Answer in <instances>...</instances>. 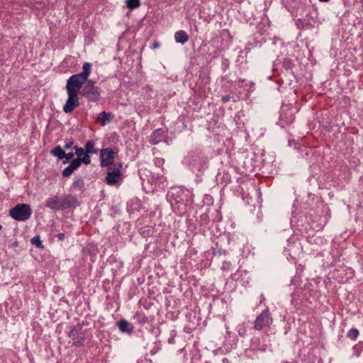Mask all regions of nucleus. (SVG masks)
<instances>
[{
    "instance_id": "nucleus-1",
    "label": "nucleus",
    "mask_w": 363,
    "mask_h": 363,
    "mask_svg": "<svg viewBox=\"0 0 363 363\" xmlns=\"http://www.w3.org/2000/svg\"><path fill=\"white\" fill-rule=\"evenodd\" d=\"M101 89L96 86L93 80L89 79L76 91V96H73L72 93L67 91L68 98L63 106L62 110L65 113H69L78 107L79 106V95L86 99L89 102L97 103L101 99Z\"/></svg>"
},
{
    "instance_id": "nucleus-2",
    "label": "nucleus",
    "mask_w": 363,
    "mask_h": 363,
    "mask_svg": "<svg viewBox=\"0 0 363 363\" xmlns=\"http://www.w3.org/2000/svg\"><path fill=\"white\" fill-rule=\"evenodd\" d=\"M183 163L196 174V181L201 182L203 172L208 168L207 157L200 149L190 150L184 157Z\"/></svg>"
},
{
    "instance_id": "nucleus-3",
    "label": "nucleus",
    "mask_w": 363,
    "mask_h": 363,
    "mask_svg": "<svg viewBox=\"0 0 363 363\" xmlns=\"http://www.w3.org/2000/svg\"><path fill=\"white\" fill-rule=\"evenodd\" d=\"M83 71L79 74H72L70 76L66 82V91H69L73 96H76L75 93L83 85L89 77L91 72V64L89 62H84L83 65Z\"/></svg>"
},
{
    "instance_id": "nucleus-4",
    "label": "nucleus",
    "mask_w": 363,
    "mask_h": 363,
    "mask_svg": "<svg viewBox=\"0 0 363 363\" xmlns=\"http://www.w3.org/2000/svg\"><path fill=\"white\" fill-rule=\"evenodd\" d=\"M122 168L123 164L121 162H116L112 166L107 167L105 181L108 185H117L122 182L123 177L121 173Z\"/></svg>"
},
{
    "instance_id": "nucleus-5",
    "label": "nucleus",
    "mask_w": 363,
    "mask_h": 363,
    "mask_svg": "<svg viewBox=\"0 0 363 363\" xmlns=\"http://www.w3.org/2000/svg\"><path fill=\"white\" fill-rule=\"evenodd\" d=\"M31 215L32 209L27 203H18L9 211V216L17 221H26Z\"/></svg>"
},
{
    "instance_id": "nucleus-6",
    "label": "nucleus",
    "mask_w": 363,
    "mask_h": 363,
    "mask_svg": "<svg viewBox=\"0 0 363 363\" xmlns=\"http://www.w3.org/2000/svg\"><path fill=\"white\" fill-rule=\"evenodd\" d=\"M295 119L294 108L289 106H282L280 111L279 119L277 124L281 128L290 125Z\"/></svg>"
},
{
    "instance_id": "nucleus-7",
    "label": "nucleus",
    "mask_w": 363,
    "mask_h": 363,
    "mask_svg": "<svg viewBox=\"0 0 363 363\" xmlns=\"http://www.w3.org/2000/svg\"><path fill=\"white\" fill-rule=\"evenodd\" d=\"M117 155L118 150H116L109 147L101 149L100 151L101 166L104 167L115 164L116 162H114L113 160Z\"/></svg>"
},
{
    "instance_id": "nucleus-8",
    "label": "nucleus",
    "mask_w": 363,
    "mask_h": 363,
    "mask_svg": "<svg viewBox=\"0 0 363 363\" xmlns=\"http://www.w3.org/2000/svg\"><path fill=\"white\" fill-rule=\"evenodd\" d=\"M273 319L268 308L262 311L256 318L254 323V328L257 330H261L265 327L269 326L272 323Z\"/></svg>"
},
{
    "instance_id": "nucleus-9",
    "label": "nucleus",
    "mask_w": 363,
    "mask_h": 363,
    "mask_svg": "<svg viewBox=\"0 0 363 363\" xmlns=\"http://www.w3.org/2000/svg\"><path fill=\"white\" fill-rule=\"evenodd\" d=\"M61 211L76 208L80 205L76 196L72 194H62L60 196Z\"/></svg>"
},
{
    "instance_id": "nucleus-10",
    "label": "nucleus",
    "mask_w": 363,
    "mask_h": 363,
    "mask_svg": "<svg viewBox=\"0 0 363 363\" xmlns=\"http://www.w3.org/2000/svg\"><path fill=\"white\" fill-rule=\"evenodd\" d=\"M50 154L56 157L59 160H62V164H67L71 162L74 157V153L71 152L66 153L64 149L60 145L55 146L50 150Z\"/></svg>"
},
{
    "instance_id": "nucleus-11",
    "label": "nucleus",
    "mask_w": 363,
    "mask_h": 363,
    "mask_svg": "<svg viewBox=\"0 0 363 363\" xmlns=\"http://www.w3.org/2000/svg\"><path fill=\"white\" fill-rule=\"evenodd\" d=\"M117 325L118 327L119 330L122 333H125L129 335L133 333L134 327L131 323H130L128 320L125 319L119 320L117 322Z\"/></svg>"
},
{
    "instance_id": "nucleus-12",
    "label": "nucleus",
    "mask_w": 363,
    "mask_h": 363,
    "mask_svg": "<svg viewBox=\"0 0 363 363\" xmlns=\"http://www.w3.org/2000/svg\"><path fill=\"white\" fill-rule=\"evenodd\" d=\"M45 206L55 211H61L60 196L48 198L45 201Z\"/></svg>"
},
{
    "instance_id": "nucleus-13",
    "label": "nucleus",
    "mask_w": 363,
    "mask_h": 363,
    "mask_svg": "<svg viewBox=\"0 0 363 363\" xmlns=\"http://www.w3.org/2000/svg\"><path fill=\"white\" fill-rule=\"evenodd\" d=\"M68 163L69 165L64 169L62 173L64 177H69L75 170H77L81 166L79 161L77 159H74L71 162H69Z\"/></svg>"
},
{
    "instance_id": "nucleus-14",
    "label": "nucleus",
    "mask_w": 363,
    "mask_h": 363,
    "mask_svg": "<svg viewBox=\"0 0 363 363\" xmlns=\"http://www.w3.org/2000/svg\"><path fill=\"white\" fill-rule=\"evenodd\" d=\"M165 135V131L162 128L155 130L150 137V142L152 145H157L162 141Z\"/></svg>"
},
{
    "instance_id": "nucleus-15",
    "label": "nucleus",
    "mask_w": 363,
    "mask_h": 363,
    "mask_svg": "<svg viewBox=\"0 0 363 363\" xmlns=\"http://www.w3.org/2000/svg\"><path fill=\"white\" fill-rule=\"evenodd\" d=\"M114 118L111 112L102 111L97 116V121L103 126L109 123Z\"/></svg>"
},
{
    "instance_id": "nucleus-16",
    "label": "nucleus",
    "mask_w": 363,
    "mask_h": 363,
    "mask_svg": "<svg viewBox=\"0 0 363 363\" xmlns=\"http://www.w3.org/2000/svg\"><path fill=\"white\" fill-rule=\"evenodd\" d=\"M72 188L74 190H78L81 192H84L85 191V184L84 179L82 177H75L72 184Z\"/></svg>"
},
{
    "instance_id": "nucleus-17",
    "label": "nucleus",
    "mask_w": 363,
    "mask_h": 363,
    "mask_svg": "<svg viewBox=\"0 0 363 363\" xmlns=\"http://www.w3.org/2000/svg\"><path fill=\"white\" fill-rule=\"evenodd\" d=\"M174 40L176 43L184 45L189 40V35L186 31L181 30L175 33Z\"/></svg>"
},
{
    "instance_id": "nucleus-18",
    "label": "nucleus",
    "mask_w": 363,
    "mask_h": 363,
    "mask_svg": "<svg viewBox=\"0 0 363 363\" xmlns=\"http://www.w3.org/2000/svg\"><path fill=\"white\" fill-rule=\"evenodd\" d=\"M84 150L86 152L89 154H96L98 152V150L95 148V142L91 140L86 141Z\"/></svg>"
},
{
    "instance_id": "nucleus-19",
    "label": "nucleus",
    "mask_w": 363,
    "mask_h": 363,
    "mask_svg": "<svg viewBox=\"0 0 363 363\" xmlns=\"http://www.w3.org/2000/svg\"><path fill=\"white\" fill-rule=\"evenodd\" d=\"M353 355L359 357L363 351V342L360 341L352 347Z\"/></svg>"
},
{
    "instance_id": "nucleus-20",
    "label": "nucleus",
    "mask_w": 363,
    "mask_h": 363,
    "mask_svg": "<svg viewBox=\"0 0 363 363\" xmlns=\"http://www.w3.org/2000/svg\"><path fill=\"white\" fill-rule=\"evenodd\" d=\"M282 66L286 70H290L294 68V63L291 59L284 58L282 62Z\"/></svg>"
},
{
    "instance_id": "nucleus-21",
    "label": "nucleus",
    "mask_w": 363,
    "mask_h": 363,
    "mask_svg": "<svg viewBox=\"0 0 363 363\" xmlns=\"http://www.w3.org/2000/svg\"><path fill=\"white\" fill-rule=\"evenodd\" d=\"M127 6L133 10L140 6V0H126Z\"/></svg>"
},
{
    "instance_id": "nucleus-22",
    "label": "nucleus",
    "mask_w": 363,
    "mask_h": 363,
    "mask_svg": "<svg viewBox=\"0 0 363 363\" xmlns=\"http://www.w3.org/2000/svg\"><path fill=\"white\" fill-rule=\"evenodd\" d=\"M30 242L33 245H35L36 247L39 248V249H43L44 248V246L42 243V241L40 240V235H35V237H33L31 240H30Z\"/></svg>"
},
{
    "instance_id": "nucleus-23",
    "label": "nucleus",
    "mask_w": 363,
    "mask_h": 363,
    "mask_svg": "<svg viewBox=\"0 0 363 363\" xmlns=\"http://www.w3.org/2000/svg\"><path fill=\"white\" fill-rule=\"evenodd\" d=\"M359 334V330L357 328H352L347 332V337L352 340H355Z\"/></svg>"
},
{
    "instance_id": "nucleus-24",
    "label": "nucleus",
    "mask_w": 363,
    "mask_h": 363,
    "mask_svg": "<svg viewBox=\"0 0 363 363\" xmlns=\"http://www.w3.org/2000/svg\"><path fill=\"white\" fill-rule=\"evenodd\" d=\"M89 155V153L85 152V154L80 159H77L80 162V165L82 163L86 165L91 163V157Z\"/></svg>"
},
{
    "instance_id": "nucleus-25",
    "label": "nucleus",
    "mask_w": 363,
    "mask_h": 363,
    "mask_svg": "<svg viewBox=\"0 0 363 363\" xmlns=\"http://www.w3.org/2000/svg\"><path fill=\"white\" fill-rule=\"evenodd\" d=\"M226 254L227 251L225 250L218 247V246H216L215 248H213V255L214 256L220 257L222 255H225Z\"/></svg>"
},
{
    "instance_id": "nucleus-26",
    "label": "nucleus",
    "mask_w": 363,
    "mask_h": 363,
    "mask_svg": "<svg viewBox=\"0 0 363 363\" xmlns=\"http://www.w3.org/2000/svg\"><path fill=\"white\" fill-rule=\"evenodd\" d=\"M220 66H221V69L223 70V72H225L230 67L229 60L225 57H222Z\"/></svg>"
},
{
    "instance_id": "nucleus-27",
    "label": "nucleus",
    "mask_w": 363,
    "mask_h": 363,
    "mask_svg": "<svg viewBox=\"0 0 363 363\" xmlns=\"http://www.w3.org/2000/svg\"><path fill=\"white\" fill-rule=\"evenodd\" d=\"M74 149L75 150L74 154L77 156L76 159H80L86 152L84 148L83 147L74 146Z\"/></svg>"
},
{
    "instance_id": "nucleus-28",
    "label": "nucleus",
    "mask_w": 363,
    "mask_h": 363,
    "mask_svg": "<svg viewBox=\"0 0 363 363\" xmlns=\"http://www.w3.org/2000/svg\"><path fill=\"white\" fill-rule=\"evenodd\" d=\"M209 221V216L207 213H202L199 217V222L201 225H207Z\"/></svg>"
},
{
    "instance_id": "nucleus-29",
    "label": "nucleus",
    "mask_w": 363,
    "mask_h": 363,
    "mask_svg": "<svg viewBox=\"0 0 363 363\" xmlns=\"http://www.w3.org/2000/svg\"><path fill=\"white\" fill-rule=\"evenodd\" d=\"M73 345L76 347H80L82 346L84 341H85V338L84 337L82 336V337H76V338H73Z\"/></svg>"
},
{
    "instance_id": "nucleus-30",
    "label": "nucleus",
    "mask_w": 363,
    "mask_h": 363,
    "mask_svg": "<svg viewBox=\"0 0 363 363\" xmlns=\"http://www.w3.org/2000/svg\"><path fill=\"white\" fill-rule=\"evenodd\" d=\"M177 335V332L175 330H172L170 333V337L168 338L167 342L169 344L174 343V338Z\"/></svg>"
},
{
    "instance_id": "nucleus-31",
    "label": "nucleus",
    "mask_w": 363,
    "mask_h": 363,
    "mask_svg": "<svg viewBox=\"0 0 363 363\" xmlns=\"http://www.w3.org/2000/svg\"><path fill=\"white\" fill-rule=\"evenodd\" d=\"M296 26L298 29H303L306 26V23L301 18H298L296 21Z\"/></svg>"
},
{
    "instance_id": "nucleus-32",
    "label": "nucleus",
    "mask_w": 363,
    "mask_h": 363,
    "mask_svg": "<svg viewBox=\"0 0 363 363\" xmlns=\"http://www.w3.org/2000/svg\"><path fill=\"white\" fill-rule=\"evenodd\" d=\"M145 172H147V169H143V168L139 169L138 171L140 178L143 181L145 180V179L143 177L144 175H145L147 177L146 174H145Z\"/></svg>"
},
{
    "instance_id": "nucleus-33",
    "label": "nucleus",
    "mask_w": 363,
    "mask_h": 363,
    "mask_svg": "<svg viewBox=\"0 0 363 363\" xmlns=\"http://www.w3.org/2000/svg\"><path fill=\"white\" fill-rule=\"evenodd\" d=\"M231 265V263L228 261H224L221 266L222 270H228L230 267Z\"/></svg>"
},
{
    "instance_id": "nucleus-34",
    "label": "nucleus",
    "mask_w": 363,
    "mask_h": 363,
    "mask_svg": "<svg viewBox=\"0 0 363 363\" xmlns=\"http://www.w3.org/2000/svg\"><path fill=\"white\" fill-rule=\"evenodd\" d=\"M73 143H73V140H69V141L67 142V143H65V146H64V148H63V149H64V150H68V149L71 148V147H72V145H73Z\"/></svg>"
},
{
    "instance_id": "nucleus-35",
    "label": "nucleus",
    "mask_w": 363,
    "mask_h": 363,
    "mask_svg": "<svg viewBox=\"0 0 363 363\" xmlns=\"http://www.w3.org/2000/svg\"><path fill=\"white\" fill-rule=\"evenodd\" d=\"M231 96L230 95L222 96L221 100L223 103H227L230 101Z\"/></svg>"
},
{
    "instance_id": "nucleus-36",
    "label": "nucleus",
    "mask_w": 363,
    "mask_h": 363,
    "mask_svg": "<svg viewBox=\"0 0 363 363\" xmlns=\"http://www.w3.org/2000/svg\"><path fill=\"white\" fill-rule=\"evenodd\" d=\"M75 332H76V328H75V327H73V328L71 329V330L68 333L67 336H68L69 337H72L74 335V333H75Z\"/></svg>"
},
{
    "instance_id": "nucleus-37",
    "label": "nucleus",
    "mask_w": 363,
    "mask_h": 363,
    "mask_svg": "<svg viewBox=\"0 0 363 363\" xmlns=\"http://www.w3.org/2000/svg\"><path fill=\"white\" fill-rule=\"evenodd\" d=\"M160 44L159 42H155L152 45H151V48L152 49H156V48H158L160 47Z\"/></svg>"
},
{
    "instance_id": "nucleus-38",
    "label": "nucleus",
    "mask_w": 363,
    "mask_h": 363,
    "mask_svg": "<svg viewBox=\"0 0 363 363\" xmlns=\"http://www.w3.org/2000/svg\"><path fill=\"white\" fill-rule=\"evenodd\" d=\"M57 238L60 240H63L65 239V234L62 233H58L57 235Z\"/></svg>"
},
{
    "instance_id": "nucleus-39",
    "label": "nucleus",
    "mask_w": 363,
    "mask_h": 363,
    "mask_svg": "<svg viewBox=\"0 0 363 363\" xmlns=\"http://www.w3.org/2000/svg\"><path fill=\"white\" fill-rule=\"evenodd\" d=\"M251 46H252V44H251V43H248V44L247 45V46L245 47V50H244L245 51H246V53H247V52L250 50V49H251Z\"/></svg>"
},
{
    "instance_id": "nucleus-40",
    "label": "nucleus",
    "mask_w": 363,
    "mask_h": 363,
    "mask_svg": "<svg viewBox=\"0 0 363 363\" xmlns=\"http://www.w3.org/2000/svg\"><path fill=\"white\" fill-rule=\"evenodd\" d=\"M228 74H225V76H223L221 77L222 81H228Z\"/></svg>"
},
{
    "instance_id": "nucleus-41",
    "label": "nucleus",
    "mask_w": 363,
    "mask_h": 363,
    "mask_svg": "<svg viewBox=\"0 0 363 363\" xmlns=\"http://www.w3.org/2000/svg\"><path fill=\"white\" fill-rule=\"evenodd\" d=\"M264 301V297L263 294L260 296V303H262Z\"/></svg>"
},
{
    "instance_id": "nucleus-42",
    "label": "nucleus",
    "mask_w": 363,
    "mask_h": 363,
    "mask_svg": "<svg viewBox=\"0 0 363 363\" xmlns=\"http://www.w3.org/2000/svg\"><path fill=\"white\" fill-rule=\"evenodd\" d=\"M223 363H229V361H228V359L227 358H224L223 359Z\"/></svg>"
},
{
    "instance_id": "nucleus-43",
    "label": "nucleus",
    "mask_w": 363,
    "mask_h": 363,
    "mask_svg": "<svg viewBox=\"0 0 363 363\" xmlns=\"http://www.w3.org/2000/svg\"><path fill=\"white\" fill-rule=\"evenodd\" d=\"M238 333L241 336H243V335H244V332L243 331H240V330H238Z\"/></svg>"
},
{
    "instance_id": "nucleus-44",
    "label": "nucleus",
    "mask_w": 363,
    "mask_h": 363,
    "mask_svg": "<svg viewBox=\"0 0 363 363\" xmlns=\"http://www.w3.org/2000/svg\"><path fill=\"white\" fill-rule=\"evenodd\" d=\"M238 333L241 336H243V335H244V332L243 331H240V330H238Z\"/></svg>"
},
{
    "instance_id": "nucleus-45",
    "label": "nucleus",
    "mask_w": 363,
    "mask_h": 363,
    "mask_svg": "<svg viewBox=\"0 0 363 363\" xmlns=\"http://www.w3.org/2000/svg\"><path fill=\"white\" fill-rule=\"evenodd\" d=\"M321 2H328L330 0H319Z\"/></svg>"
},
{
    "instance_id": "nucleus-46",
    "label": "nucleus",
    "mask_w": 363,
    "mask_h": 363,
    "mask_svg": "<svg viewBox=\"0 0 363 363\" xmlns=\"http://www.w3.org/2000/svg\"><path fill=\"white\" fill-rule=\"evenodd\" d=\"M174 200H175V203H180V201H179V200H177V199H174Z\"/></svg>"
},
{
    "instance_id": "nucleus-47",
    "label": "nucleus",
    "mask_w": 363,
    "mask_h": 363,
    "mask_svg": "<svg viewBox=\"0 0 363 363\" xmlns=\"http://www.w3.org/2000/svg\"><path fill=\"white\" fill-rule=\"evenodd\" d=\"M2 229V225H0V230Z\"/></svg>"
},
{
    "instance_id": "nucleus-48",
    "label": "nucleus",
    "mask_w": 363,
    "mask_h": 363,
    "mask_svg": "<svg viewBox=\"0 0 363 363\" xmlns=\"http://www.w3.org/2000/svg\"><path fill=\"white\" fill-rule=\"evenodd\" d=\"M170 202H172V201H170ZM171 206L173 207L174 204L172 203H171Z\"/></svg>"
}]
</instances>
